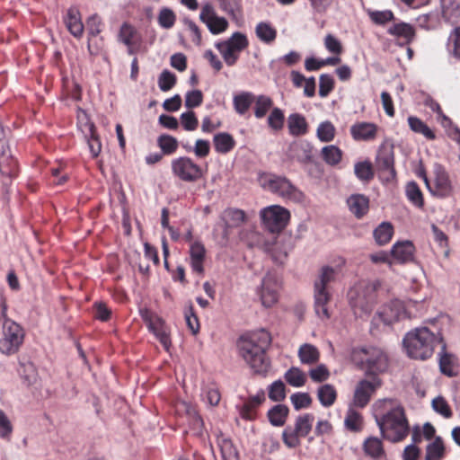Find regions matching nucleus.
<instances>
[{
    "mask_svg": "<svg viewBox=\"0 0 460 460\" xmlns=\"http://www.w3.org/2000/svg\"><path fill=\"white\" fill-rule=\"evenodd\" d=\"M376 167L380 179L384 182H392L396 179L394 146L393 144L384 142L380 145L376 157Z\"/></svg>",
    "mask_w": 460,
    "mask_h": 460,
    "instance_id": "11",
    "label": "nucleus"
},
{
    "mask_svg": "<svg viewBox=\"0 0 460 460\" xmlns=\"http://www.w3.org/2000/svg\"><path fill=\"white\" fill-rule=\"evenodd\" d=\"M248 46L247 37L241 32H234L228 40L216 43V48L228 66L236 64L241 52Z\"/></svg>",
    "mask_w": 460,
    "mask_h": 460,
    "instance_id": "10",
    "label": "nucleus"
},
{
    "mask_svg": "<svg viewBox=\"0 0 460 460\" xmlns=\"http://www.w3.org/2000/svg\"><path fill=\"white\" fill-rule=\"evenodd\" d=\"M448 46H452L453 56L460 59V26L454 29L448 39Z\"/></svg>",
    "mask_w": 460,
    "mask_h": 460,
    "instance_id": "64",
    "label": "nucleus"
},
{
    "mask_svg": "<svg viewBox=\"0 0 460 460\" xmlns=\"http://www.w3.org/2000/svg\"><path fill=\"white\" fill-rule=\"evenodd\" d=\"M387 33L402 40V44H410L416 34L414 27L403 22L394 23L387 30Z\"/></svg>",
    "mask_w": 460,
    "mask_h": 460,
    "instance_id": "25",
    "label": "nucleus"
},
{
    "mask_svg": "<svg viewBox=\"0 0 460 460\" xmlns=\"http://www.w3.org/2000/svg\"><path fill=\"white\" fill-rule=\"evenodd\" d=\"M270 341V333L264 330L241 337L239 341L240 354L254 374L265 376L268 373L270 361L267 357L266 349Z\"/></svg>",
    "mask_w": 460,
    "mask_h": 460,
    "instance_id": "2",
    "label": "nucleus"
},
{
    "mask_svg": "<svg viewBox=\"0 0 460 460\" xmlns=\"http://www.w3.org/2000/svg\"><path fill=\"white\" fill-rule=\"evenodd\" d=\"M320 351L318 348L310 343L302 344L297 351L300 362L304 365H314L320 359Z\"/></svg>",
    "mask_w": 460,
    "mask_h": 460,
    "instance_id": "28",
    "label": "nucleus"
},
{
    "mask_svg": "<svg viewBox=\"0 0 460 460\" xmlns=\"http://www.w3.org/2000/svg\"><path fill=\"white\" fill-rule=\"evenodd\" d=\"M443 340L440 332H433L427 327H420L409 332L402 344L409 358L426 360L432 357L436 346L440 345Z\"/></svg>",
    "mask_w": 460,
    "mask_h": 460,
    "instance_id": "3",
    "label": "nucleus"
},
{
    "mask_svg": "<svg viewBox=\"0 0 460 460\" xmlns=\"http://www.w3.org/2000/svg\"><path fill=\"white\" fill-rule=\"evenodd\" d=\"M259 182L264 190L285 200L301 203L305 199L304 193L285 176L263 172L259 177Z\"/></svg>",
    "mask_w": 460,
    "mask_h": 460,
    "instance_id": "6",
    "label": "nucleus"
},
{
    "mask_svg": "<svg viewBox=\"0 0 460 460\" xmlns=\"http://www.w3.org/2000/svg\"><path fill=\"white\" fill-rule=\"evenodd\" d=\"M314 416L312 413H304L296 417L294 425L287 426L281 435L284 445L294 449L301 446V438H306L313 428Z\"/></svg>",
    "mask_w": 460,
    "mask_h": 460,
    "instance_id": "8",
    "label": "nucleus"
},
{
    "mask_svg": "<svg viewBox=\"0 0 460 460\" xmlns=\"http://www.w3.org/2000/svg\"><path fill=\"white\" fill-rule=\"evenodd\" d=\"M139 313L142 320L153 333L165 328L164 321L150 309H140Z\"/></svg>",
    "mask_w": 460,
    "mask_h": 460,
    "instance_id": "36",
    "label": "nucleus"
},
{
    "mask_svg": "<svg viewBox=\"0 0 460 460\" xmlns=\"http://www.w3.org/2000/svg\"><path fill=\"white\" fill-rule=\"evenodd\" d=\"M366 456L374 459H379L385 456L383 442L376 437L367 438L362 445Z\"/></svg>",
    "mask_w": 460,
    "mask_h": 460,
    "instance_id": "27",
    "label": "nucleus"
},
{
    "mask_svg": "<svg viewBox=\"0 0 460 460\" xmlns=\"http://www.w3.org/2000/svg\"><path fill=\"white\" fill-rule=\"evenodd\" d=\"M356 176L362 181L368 182L374 179L375 172L369 161L358 162L354 166Z\"/></svg>",
    "mask_w": 460,
    "mask_h": 460,
    "instance_id": "47",
    "label": "nucleus"
},
{
    "mask_svg": "<svg viewBox=\"0 0 460 460\" xmlns=\"http://www.w3.org/2000/svg\"><path fill=\"white\" fill-rule=\"evenodd\" d=\"M337 271L330 267L324 266L314 280V307L315 314L321 319H329L331 314L329 305L332 300V294L329 290V284L335 280Z\"/></svg>",
    "mask_w": 460,
    "mask_h": 460,
    "instance_id": "5",
    "label": "nucleus"
},
{
    "mask_svg": "<svg viewBox=\"0 0 460 460\" xmlns=\"http://www.w3.org/2000/svg\"><path fill=\"white\" fill-rule=\"evenodd\" d=\"M336 128L334 125L329 121L321 122L316 130V136L321 142H331L334 139Z\"/></svg>",
    "mask_w": 460,
    "mask_h": 460,
    "instance_id": "49",
    "label": "nucleus"
},
{
    "mask_svg": "<svg viewBox=\"0 0 460 460\" xmlns=\"http://www.w3.org/2000/svg\"><path fill=\"white\" fill-rule=\"evenodd\" d=\"M415 246L411 241H398L391 249V256L400 264H406L414 261Z\"/></svg>",
    "mask_w": 460,
    "mask_h": 460,
    "instance_id": "21",
    "label": "nucleus"
},
{
    "mask_svg": "<svg viewBox=\"0 0 460 460\" xmlns=\"http://www.w3.org/2000/svg\"><path fill=\"white\" fill-rule=\"evenodd\" d=\"M317 396L323 406L330 407L337 399V391L332 385L325 384L319 387Z\"/></svg>",
    "mask_w": 460,
    "mask_h": 460,
    "instance_id": "42",
    "label": "nucleus"
},
{
    "mask_svg": "<svg viewBox=\"0 0 460 460\" xmlns=\"http://www.w3.org/2000/svg\"><path fill=\"white\" fill-rule=\"evenodd\" d=\"M370 20L377 25H385L389 22L394 21V14L391 10L385 11H368Z\"/></svg>",
    "mask_w": 460,
    "mask_h": 460,
    "instance_id": "55",
    "label": "nucleus"
},
{
    "mask_svg": "<svg viewBox=\"0 0 460 460\" xmlns=\"http://www.w3.org/2000/svg\"><path fill=\"white\" fill-rule=\"evenodd\" d=\"M443 17L448 22L460 18V0H441Z\"/></svg>",
    "mask_w": 460,
    "mask_h": 460,
    "instance_id": "39",
    "label": "nucleus"
},
{
    "mask_svg": "<svg viewBox=\"0 0 460 460\" xmlns=\"http://www.w3.org/2000/svg\"><path fill=\"white\" fill-rule=\"evenodd\" d=\"M432 408L437 413L446 419H449L453 416V411L448 402L442 396H438L432 400Z\"/></svg>",
    "mask_w": 460,
    "mask_h": 460,
    "instance_id": "56",
    "label": "nucleus"
},
{
    "mask_svg": "<svg viewBox=\"0 0 460 460\" xmlns=\"http://www.w3.org/2000/svg\"><path fill=\"white\" fill-rule=\"evenodd\" d=\"M411 305V302L405 305L401 300H392L383 307L380 313V317L386 324H392L393 323L402 319L411 318L413 315L409 311Z\"/></svg>",
    "mask_w": 460,
    "mask_h": 460,
    "instance_id": "15",
    "label": "nucleus"
},
{
    "mask_svg": "<svg viewBox=\"0 0 460 460\" xmlns=\"http://www.w3.org/2000/svg\"><path fill=\"white\" fill-rule=\"evenodd\" d=\"M273 101L266 95H259L255 99L254 115L257 119L263 118L272 108Z\"/></svg>",
    "mask_w": 460,
    "mask_h": 460,
    "instance_id": "50",
    "label": "nucleus"
},
{
    "mask_svg": "<svg viewBox=\"0 0 460 460\" xmlns=\"http://www.w3.org/2000/svg\"><path fill=\"white\" fill-rule=\"evenodd\" d=\"M454 356L447 351V344L445 341L440 343L439 352V368L440 371L447 376H455L456 372L453 368Z\"/></svg>",
    "mask_w": 460,
    "mask_h": 460,
    "instance_id": "34",
    "label": "nucleus"
},
{
    "mask_svg": "<svg viewBox=\"0 0 460 460\" xmlns=\"http://www.w3.org/2000/svg\"><path fill=\"white\" fill-rule=\"evenodd\" d=\"M220 448L224 460H238V452L231 440L223 439Z\"/></svg>",
    "mask_w": 460,
    "mask_h": 460,
    "instance_id": "63",
    "label": "nucleus"
},
{
    "mask_svg": "<svg viewBox=\"0 0 460 460\" xmlns=\"http://www.w3.org/2000/svg\"><path fill=\"white\" fill-rule=\"evenodd\" d=\"M86 28L90 36L96 37L103 28L101 17L96 13L91 15L86 21Z\"/></svg>",
    "mask_w": 460,
    "mask_h": 460,
    "instance_id": "62",
    "label": "nucleus"
},
{
    "mask_svg": "<svg viewBox=\"0 0 460 460\" xmlns=\"http://www.w3.org/2000/svg\"><path fill=\"white\" fill-rule=\"evenodd\" d=\"M260 216L262 224L270 233H280L290 220V212L279 205L264 208Z\"/></svg>",
    "mask_w": 460,
    "mask_h": 460,
    "instance_id": "13",
    "label": "nucleus"
},
{
    "mask_svg": "<svg viewBox=\"0 0 460 460\" xmlns=\"http://www.w3.org/2000/svg\"><path fill=\"white\" fill-rule=\"evenodd\" d=\"M334 79L329 74H323L319 77V95L323 98L327 97L334 89Z\"/></svg>",
    "mask_w": 460,
    "mask_h": 460,
    "instance_id": "58",
    "label": "nucleus"
},
{
    "mask_svg": "<svg viewBox=\"0 0 460 460\" xmlns=\"http://www.w3.org/2000/svg\"><path fill=\"white\" fill-rule=\"evenodd\" d=\"M381 385V381L377 376H373L372 380L363 379L356 386L353 402L356 406L364 408L370 401L371 395Z\"/></svg>",
    "mask_w": 460,
    "mask_h": 460,
    "instance_id": "17",
    "label": "nucleus"
},
{
    "mask_svg": "<svg viewBox=\"0 0 460 460\" xmlns=\"http://www.w3.org/2000/svg\"><path fill=\"white\" fill-rule=\"evenodd\" d=\"M405 195L411 205L420 209L424 208V196L416 181H409L406 184Z\"/></svg>",
    "mask_w": 460,
    "mask_h": 460,
    "instance_id": "30",
    "label": "nucleus"
},
{
    "mask_svg": "<svg viewBox=\"0 0 460 460\" xmlns=\"http://www.w3.org/2000/svg\"><path fill=\"white\" fill-rule=\"evenodd\" d=\"M13 427L3 410H0V438L4 440L10 441Z\"/></svg>",
    "mask_w": 460,
    "mask_h": 460,
    "instance_id": "57",
    "label": "nucleus"
},
{
    "mask_svg": "<svg viewBox=\"0 0 460 460\" xmlns=\"http://www.w3.org/2000/svg\"><path fill=\"white\" fill-rule=\"evenodd\" d=\"M280 288V283L275 274L269 272L263 278L260 297L265 307H271L278 302Z\"/></svg>",
    "mask_w": 460,
    "mask_h": 460,
    "instance_id": "16",
    "label": "nucleus"
},
{
    "mask_svg": "<svg viewBox=\"0 0 460 460\" xmlns=\"http://www.w3.org/2000/svg\"><path fill=\"white\" fill-rule=\"evenodd\" d=\"M380 282L360 281L351 288L348 293V298L354 314L358 316L368 314L377 302V289Z\"/></svg>",
    "mask_w": 460,
    "mask_h": 460,
    "instance_id": "4",
    "label": "nucleus"
},
{
    "mask_svg": "<svg viewBox=\"0 0 460 460\" xmlns=\"http://www.w3.org/2000/svg\"><path fill=\"white\" fill-rule=\"evenodd\" d=\"M285 115L281 109L273 108L268 117V125L270 128L279 131L284 127Z\"/></svg>",
    "mask_w": 460,
    "mask_h": 460,
    "instance_id": "53",
    "label": "nucleus"
},
{
    "mask_svg": "<svg viewBox=\"0 0 460 460\" xmlns=\"http://www.w3.org/2000/svg\"><path fill=\"white\" fill-rule=\"evenodd\" d=\"M290 400L296 411L308 408L312 404V398L307 393H295L290 396Z\"/></svg>",
    "mask_w": 460,
    "mask_h": 460,
    "instance_id": "59",
    "label": "nucleus"
},
{
    "mask_svg": "<svg viewBox=\"0 0 460 460\" xmlns=\"http://www.w3.org/2000/svg\"><path fill=\"white\" fill-rule=\"evenodd\" d=\"M265 392L261 389L255 395L249 396L243 401V405L239 408V415L243 420H254L258 417V410L265 402Z\"/></svg>",
    "mask_w": 460,
    "mask_h": 460,
    "instance_id": "19",
    "label": "nucleus"
},
{
    "mask_svg": "<svg viewBox=\"0 0 460 460\" xmlns=\"http://www.w3.org/2000/svg\"><path fill=\"white\" fill-rule=\"evenodd\" d=\"M177 83L176 75L171 71L164 69L158 77V86L162 92H168Z\"/></svg>",
    "mask_w": 460,
    "mask_h": 460,
    "instance_id": "52",
    "label": "nucleus"
},
{
    "mask_svg": "<svg viewBox=\"0 0 460 460\" xmlns=\"http://www.w3.org/2000/svg\"><path fill=\"white\" fill-rule=\"evenodd\" d=\"M119 40L127 46L128 55H136L140 51L142 37L133 25L124 22L119 29Z\"/></svg>",
    "mask_w": 460,
    "mask_h": 460,
    "instance_id": "18",
    "label": "nucleus"
},
{
    "mask_svg": "<svg viewBox=\"0 0 460 460\" xmlns=\"http://www.w3.org/2000/svg\"><path fill=\"white\" fill-rule=\"evenodd\" d=\"M157 145L162 150V153L166 155L174 154L179 146L177 139L167 134H163L158 137Z\"/></svg>",
    "mask_w": 460,
    "mask_h": 460,
    "instance_id": "48",
    "label": "nucleus"
},
{
    "mask_svg": "<svg viewBox=\"0 0 460 460\" xmlns=\"http://www.w3.org/2000/svg\"><path fill=\"white\" fill-rule=\"evenodd\" d=\"M23 328L11 319L3 322V336L0 339V352L10 356L19 351L23 343Z\"/></svg>",
    "mask_w": 460,
    "mask_h": 460,
    "instance_id": "9",
    "label": "nucleus"
},
{
    "mask_svg": "<svg viewBox=\"0 0 460 460\" xmlns=\"http://www.w3.org/2000/svg\"><path fill=\"white\" fill-rule=\"evenodd\" d=\"M290 156L301 163L310 162L312 159V147L305 143H293L289 147Z\"/></svg>",
    "mask_w": 460,
    "mask_h": 460,
    "instance_id": "37",
    "label": "nucleus"
},
{
    "mask_svg": "<svg viewBox=\"0 0 460 460\" xmlns=\"http://www.w3.org/2000/svg\"><path fill=\"white\" fill-rule=\"evenodd\" d=\"M157 21L162 28L168 30L175 24L176 14L172 9L164 7L159 12Z\"/></svg>",
    "mask_w": 460,
    "mask_h": 460,
    "instance_id": "51",
    "label": "nucleus"
},
{
    "mask_svg": "<svg viewBox=\"0 0 460 460\" xmlns=\"http://www.w3.org/2000/svg\"><path fill=\"white\" fill-rule=\"evenodd\" d=\"M373 235L378 245H385L394 235V226L389 222H383L374 230Z\"/></svg>",
    "mask_w": 460,
    "mask_h": 460,
    "instance_id": "38",
    "label": "nucleus"
},
{
    "mask_svg": "<svg viewBox=\"0 0 460 460\" xmlns=\"http://www.w3.org/2000/svg\"><path fill=\"white\" fill-rule=\"evenodd\" d=\"M288 128L289 134L295 137L305 136L309 130L305 117L300 113H292L288 116Z\"/></svg>",
    "mask_w": 460,
    "mask_h": 460,
    "instance_id": "26",
    "label": "nucleus"
},
{
    "mask_svg": "<svg viewBox=\"0 0 460 460\" xmlns=\"http://www.w3.org/2000/svg\"><path fill=\"white\" fill-rule=\"evenodd\" d=\"M323 160L329 165H336L342 159V151L334 145L323 147L321 151Z\"/></svg>",
    "mask_w": 460,
    "mask_h": 460,
    "instance_id": "45",
    "label": "nucleus"
},
{
    "mask_svg": "<svg viewBox=\"0 0 460 460\" xmlns=\"http://www.w3.org/2000/svg\"><path fill=\"white\" fill-rule=\"evenodd\" d=\"M269 398L278 402L286 398V385L281 380H277L269 386Z\"/></svg>",
    "mask_w": 460,
    "mask_h": 460,
    "instance_id": "54",
    "label": "nucleus"
},
{
    "mask_svg": "<svg viewBox=\"0 0 460 460\" xmlns=\"http://www.w3.org/2000/svg\"><path fill=\"white\" fill-rule=\"evenodd\" d=\"M253 101L254 96L249 92L235 95L233 100L235 111L240 115H243L250 109Z\"/></svg>",
    "mask_w": 460,
    "mask_h": 460,
    "instance_id": "44",
    "label": "nucleus"
},
{
    "mask_svg": "<svg viewBox=\"0 0 460 460\" xmlns=\"http://www.w3.org/2000/svg\"><path fill=\"white\" fill-rule=\"evenodd\" d=\"M351 358L359 368L366 371L367 375L373 376L384 372L388 366L387 356L376 347L354 349Z\"/></svg>",
    "mask_w": 460,
    "mask_h": 460,
    "instance_id": "7",
    "label": "nucleus"
},
{
    "mask_svg": "<svg viewBox=\"0 0 460 460\" xmlns=\"http://www.w3.org/2000/svg\"><path fill=\"white\" fill-rule=\"evenodd\" d=\"M425 182L427 189L431 195L438 198H447L453 193V186L448 173L441 166H437L434 170V180L431 183L429 180L425 171L419 173Z\"/></svg>",
    "mask_w": 460,
    "mask_h": 460,
    "instance_id": "14",
    "label": "nucleus"
},
{
    "mask_svg": "<svg viewBox=\"0 0 460 460\" xmlns=\"http://www.w3.org/2000/svg\"><path fill=\"white\" fill-rule=\"evenodd\" d=\"M285 380L294 387H301L306 382V375L296 367H290L284 375Z\"/></svg>",
    "mask_w": 460,
    "mask_h": 460,
    "instance_id": "46",
    "label": "nucleus"
},
{
    "mask_svg": "<svg viewBox=\"0 0 460 460\" xmlns=\"http://www.w3.org/2000/svg\"><path fill=\"white\" fill-rule=\"evenodd\" d=\"M375 420L382 438L391 443H400L410 434L411 426L405 410L394 400L378 402Z\"/></svg>",
    "mask_w": 460,
    "mask_h": 460,
    "instance_id": "1",
    "label": "nucleus"
},
{
    "mask_svg": "<svg viewBox=\"0 0 460 460\" xmlns=\"http://www.w3.org/2000/svg\"><path fill=\"white\" fill-rule=\"evenodd\" d=\"M222 218L226 227H238L246 221V214L239 208H227L224 211Z\"/></svg>",
    "mask_w": 460,
    "mask_h": 460,
    "instance_id": "35",
    "label": "nucleus"
},
{
    "mask_svg": "<svg viewBox=\"0 0 460 460\" xmlns=\"http://www.w3.org/2000/svg\"><path fill=\"white\" fill-rule=\"evenodd\" d=\"M344 425L345 428L351 432H361L364 428L362 414L354 409H349L345 416Z\"/></svg>",
    "mask_w": 460,
    "mask_h": 460,
    "instance_id": "33",
    "label": "nucleus"
},
{
    "mask_svg": "<svg viewBox=\"0 0 460 460\" xmlns=\"http://www.w3.org/2000/svg\"><path fill=\"white\" fill-rule=\"evenodd\" d=\"M347 205L349 211L361 219L369 210V199L363 194H352L347 199Z\"/></svg>",
    "mask_w": 460,
    "mask_h": 460,
    "instance_id": "23",
    "label": "nucleus"
},
{
    "mask_svg": "<svg viewBox=\"0 0 460 460\" xmlns=\"http://www.w3.org/2000/svg\"><path fill=\"white\" fill-rule=\"evenodd\" d=\"M190 257L192 271L202 275L204 273L206 249L201 242L195 241L191 243L190 247Z\"/></svg>",
    "mask_w": 460,
    "mask_h": 460,
    "instance_id": "22",
    "label": "nucleus"
},
{
    "mask_svg": "<svg viewBox=\"0 0 460 460\" xmlns=\"http://www.w3.org/2000/svg\"><path fill=\"white\" fill-rule=\"evenodd\" d=\"M181 123L182 128L187 131H194L199 126V120L196 114L192 111L183 112L181 117Z\"/></svg>",
    "mask_w": 460,
    "mask_h": 460,
    "instance_id": "60",
    "label": "nucleus"
},
{
    "mask_svg": "<svg viewBox=\"0 0 460 460\" xmlns=\"http://www.w3.org/2000/svg\"><path fill=\"white\" fill-rule=\"evenodd\" d=\"M213 142L216 151L219 154H227L235 146L234 137L226 132L216 134Z\"/></svg>",
    "mask_w": 460,
    "mask_h": 460,
    "instance_id": "32",
    "label": "nucleus"
},
{
    "mask_svg": "<svg viewBox=\"0 0 460 460\" xmlns=\"http://www.w3.org/2000/svg\"><path fill=\"white\" fill-rule=\"evenodd\" d=\"M408 124L413 132L423 135L427 139L434 140L436 138L434 131L418 117L410 116Z\"/></svg>",
    "mask_w": 460,
    "mask_h": 460,
    "instance_id": "41",
    "label": "nucleus"
},
{
    "mask_svg": "<svg viewBox=\"0 0 460 460\" xmlns=\"http://www.w3.org/2000/svg\"><path fill=\"white\" fill-rule=\"evenodd\" d=\"M289 409L284 404L274 405L269 410L267 416L272 426L282 427L286 423Z\"/></svg>",
    "mask_w": 460,
    "mask_h": 460,
    "instance_id": "31",
    "label": "nucleus"
},
{
    "mask_svg": "<svg viewBox=\"0 0 460 460\" xmlns=\"http://www.w3.org/2000/svg\"><path fill=\"white\" fill-rule=\"evenodd\" d=\"M377 133V127L370 122H358L350 128V134L352 137L357 140H372L376 137Z\"/></svg>",
    "mask_w": 460,
    "mask_h": 460,
    "instance_id": "24",
    "label": "nucleus"
},
{
    "mask_svg": "<svg viewBox=\"0 0 460 460\" xmlns=\"http://www.w3.org/2000/svg\"><path fill=\"white\" fill-rule=\"evenodd\" d=\"M88 131L89 136L87 137V143L89 150L92 157L97 158L102 151V142L93 123L88 125Z\"/></svg>",
    "mask_w": 460,
    "mask_h": 460,
    "instance_id": "43",
    "label": "nucleus"
},
{
    "mask_svg": "<svg viewBox=\"0 0 460 460\" xmlns=\"http://www.w3.org/2000/svg\"><path fill=\"white\" fill-rule=\"evenodd\" d=\"M172 173L184 182H196L203 177V170L189 156H180L171 162Z\"/></svg>",
    "mask_w": 460,
    "mask_h": 460,
    "instance_id": "12",
    "label": "nucleus"
},
{
    "mask_svg": "<svg viewBox=\"0 0 460 460\" xmlns=\"http://www.w3.org/2000/svg\"><path fill=\"white\" fill-rule=\"evenodd\" d=\"M94 318L102 321L107 322L111 319V310L108 307L106 303L102 301H97L93 305Z\"/></svg>",
    "mask_w": 460,
    "mask_h": 460,
    "instance_id": "61",
    "label": "nucleus"
},
{
    "mask_svg": "<svg viewBox=\"0 0 460 460\" xmlns=\"http://www.w3.org/2000/svg\"><path fill=\"white\" fill-rule=\"evenodd\" d=\"M425 460H443L446 456V447L441 437H436L426 446Z\"/></svg>",
    "mask_w": 460,
    "mask_h": 460,
    "instance_id": "29",
    "label": "nucleus"
},
{
    "mask_svg": "<svg viewBox=\"0 0 460 460\" xmlns=\"http://www.w3.org/2000/svg\"><path fill=\"white\" fill-rule=\"evenodd\" d=\"M256 36L266 44H271L277 38V30L269 22H259L255 28Z\"/></svg>",
    "mask_w": 460,
    "mask_h": 460,
    "instance_id": "40",
    "label": "nucleus"
},
{
    "mask_svg": "<svg viewBox=\"0 0 460 460\" xmlns=\"http://www.w3.org/2000/svg\"><path fill=\"white\" fill-rule=\"evenodd\" d=\"M63 21L67 31L75 38L81 39L83 37L84 26L82 22L81 13L76 6H71L66 10Z\"/></svg>",
    "mask_w": 460,
    "mask_h": 460,
    "instance_id": "20",
    "label": "nucleus"
}]
</instances>
